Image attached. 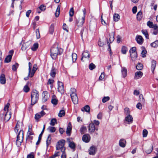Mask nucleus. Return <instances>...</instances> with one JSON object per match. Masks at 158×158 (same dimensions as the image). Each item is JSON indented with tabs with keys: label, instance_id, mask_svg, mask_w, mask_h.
I'll list each match as a JSON object with an SVG mask.
<instances>
[{
	"label": "nucleus",
	"instance_id": "1",
	"mask_svg": "<svg viewBox=\"0 0 158 158\" xmlns=\"http://www.w3.org/2000/svg\"><path fill=\"white\" fill-rule=\"evenodd\" d=\"M63 51L62 49H59L58 47H52L51 49V56L53 59H55L58 54H60Z\"/></svg>",
	"mask_w": 158,
	"mask_h": 158
},
{
	"label": "nucleus",
	"instance_id": "2",
	"mask_svg": "<svg viewBox=\"0 0 158 158\" xmlns=\"http://www.w3.org/2000/svg\"><path fill=\"white\" fill-rule=\"evenodd\" d=\"M39 93L38 91L36 90H33L31 94V105H33L36 103L39 99Z\"/></svg>",
	"mask_w": 158,
	"mask_h": 158
},
{
	"label": "nucleus",
	"instance_id": "3",
	"mask_svg": "<svg viewBox=\"0 0 158 158\" xmlns=\"http://www.w3.org/2000/svg\"><path fill=\"white\" fill-rule=\"evenodd\" d=\"M83 11V14L80 16L76 19V24L78 27H81L84 23L85 15L86 14V11L85 9H84Z\"/></svg>",
	"mask_w": 158,
	"mask_h": 158
},
{
	"label": "nucleus",
	"instance_id": "4",
	"mask_svg": "<svg viewBox=\"0 0 158 158\" xmlns=\"http://www.w3.org/2000/svg\"><path fill=\"white\" fill-rule=\"evenodd\" d=\"M23 130H20L17 135L16 141V144L18 146L21 145L23 141Z\"/></svg>",
	"mask_w": 158,
	"mask_h": 158
},
{
	"label": "nucleus",
	"instance_id": "5",
	"mask_svg": "<svg viewBox=\"0 0 158 158\" xmlns=\"http://www.w3.org/2000/svg\"><path fill=\"white\" fill-rule=\"evenodd\" d=\"M65 143V141L64 140H62L58 142L56 146V149L60 150L61 152H64L65 148L64 145Z\"/></svg>",
	"mask_w": 158,
	"mask_h": 158
},
{
	"label": "nucleus",
	"instance_id": "6",
	"mask_svg": "<svg viewBox=\"0 0 158 158\" xmlns=\"http://www.w3.org/2000/svg\"><path fill=\"white\" fill-rule=\"evenodd\" d=\"M88 129L89 132L91 134H92L94 132L95 130L97 131L98 130V128L95 127L94 123H93V122L92 121L89 124Z\"/></svg>",
	"mask_w": 158,
	"mask_h": 158
},
{
	"label": "nucleus",
	"instance_id": "7",
	"mask_svg": "<svg viewBox=\"0 0 158 158\" xmlns=\"http://www.w3.org/2000/svg\"><path fill=\"white\" fill-rule=\"evenodd\" d=\"M89 58V52L85 51L82 54V57L81 60L82 61H84L85 59L88 60Z\"/></svg>",
	"mask_w": 158,
	"mask_h": 158
},
{
	"label": "nucleus",
	"instance_id": "8",
	"mask_svg": "<svg viewBox=\"0 0 158 158\" xmlns=\"http://www.w3.org/2000/svg\"><path fill=\"white\" fill-rule=\"evenodd\" d=\"M58 91L61 94H63L64 92V85L61 82L58 81Z\"/></svg>",
	"mask_w": 158,
	"mask_h": 158
},
{
	"label": "nucleus",
	"instance_id": "9",
	"mask_svg": "<svg viewBox=\"0 0 158 158\" xmlns=\"http://www.w3.org/2000/svg\"><path fill=\"white\" fill-rule=\"evenodd\" d=\"M30 46V43L29 42L24 43L22 45L21 49L22 51H25L29 48Z\"/></svg>",
	"mask_w": 158,
	"mask_h": 158
},
{
	"label": "nucleus",
	"instance_id": "10",
	"mask_svg": "<svg viewBox=\"0 0 158 158\" xmlns=\"http://www.w3.org/2000/svg\"><path fill=\"white\" fill-rule=\"evenodd\" d=\"M45 114V113L43 110H42L40 112L35 114V118L36 120H38Z\"/></svg>",
	"mask_w": 158,
	"mask_h": 158
},
{
	"label": "nucleus",
	"instance_id": "11",
	"mask_svg": "<svg viewBox=\"0 0 158 158\" xmlns=\"http://www.w3.org/2000/svg\"><path fill=\"white\" fill-rule=\"evenodd\" d=\"M82 139L84 142L88 143L90 140V136L89 134H85L83 135Z\"/></svg>",
	"mask_w": 158,
	"mask_h": 158
},
{
	"label": "nucleus",
	"instance_id": "12",
	"mask_svg": "<svg viewBox=\"0 0 158 158\" xmlns=\"http://www.w3.org/2000/svg\"><path fill=\"white\" fill-rule=\"evenodd\" d=\"M42 100L43 102H45L47 101L49 97V95L47 91L43 92V93Z\"/></svg>",
	"mask_w": 158,
	"mask_h": 158
},
{
	"label": "nucleus",
	"instance_id": "13",
	"mask_svg": "<svg viewBox=\"0 0 158 158\" xmlns=\"http://www.w3.org/2000/svg\"><path fill=\"white\" fill-rule=\"evenodd\" d=\"M96 151V148L94 146L91 147L89 150V154L91 155H94Z\"/></svg>",
	"mask_w": 158,
	"mask_h": 158
},
{
	"label": "nucleus",
	"instance_id": "14",
	"mask_svg": "<svg viewBox=\"0 0 158 158\" xmlns=\"http://www.w3.org/2000/svg\"><path fill=\"white\" fill-rule=\"evenodd\" d=\"M143 75V73L140 71L136 72L135 73L134 78L135 79H139L142 77Z\"/></svg>",
	"mask_w": 158,
	"mask_h": 158
},
{
	"label": "nucleus",
	"instance_id": "15",
	"mask_svg": "<svg viewBox=\"0 0 158 158\" xmlns=\"http://www.w3.org/2000/svg\"><path fill=\"white\" fill-rule=\"evenodd\" d=\"M147 24V26L150 28H153L154 29H156L158 28V26L157 25H154L152 22L150 21L148 22Z\"/></svg>",
	"mask_w": 158,
	"mask_h": 158
},
{
	"label": "nucleus",
	"instance_id": "16",
	"mask_svg": "<svg viewBox=\"0 0 158 158\" xmlns=\"http://www.w3.org/2000/svg\"><path fill=\"white\" fill-rule=\"evenodd\" d=\"M71 97L73 103L75 104H77L78 102V98L77 95L71 96Z\"/></svg>",
	"mask_w": 158,
	"mask_h": 158
},
{
	"label": "nucleus",
	"instance_id": "17",
	"mask_svg": "<svg viewBox=\"0 0 158 158\" xmlns=\"http://www.w3.org/2000/svg\"><path fill=\"white\" fill-rule=\"evenodd\" d=\"M136 40L137 43L140 44H142L143 42V39L141 35H137L136 37Z\"/></svg>",
	"mask_w": 158,
	"mask_h": 158
},
{
	"label": "nucleus",
	"instance_id": "18",
	"mask_svg": "<svg viewBox=\"0 0 158 158\" xmlns=\"http://www.w3.org/2000/svg\"><path fill=\"white\" fill-rule=\"evenodd\" d=\"M71 125L70 122L69 123L68 126L67 128V130L66 131V134L70 136V132L71 131Z\"/></svg>",
	"mask_w": 158,
	"mask_h": 158
},
{
	"label": "nucleus",
	"instance_id": "19",
	"mask_svg": "<svg viewBox=\"0 0 158 158\" xmlns=\"http://www.w3.org/2000/svg\"><path fill=\"white\" fill-rule=\"evenodd\" d=\"M125 119L126 121L129 123H132L133 121V118L130 114L127 115L125 117Z\"/></svg>",
	"mask_w": 158,
	"mask_h": 158
},
{
	"label": "nucleus",
	"instance_id": "20",
	"mask_svg": "<svg viewBox=\"0 0 158 158\" xmlns=\"http://www.w3.org/2000/svg\"><path fill=\"white\" fill-rule=\"evenodd\" d=\"M28 66H29V73L28 74L27 77H25L24 78V79L25 80H27L29 79V77H31V66H32V64H31L29 62L28 63Z\"/></svg>",
	"mask_w": 158,
	"mask_h": 158
},
{
	"label": "nucleus",
	"instance_id": "21",
	"mask_svg": "<svg viewBox=\"0 0 158 158\" xmlns=\"http://www.w3.org/2000/svg\"><path fill=\"white\" fill-rule=\"evenodd\" d=\"M37 69V65L35 64H34L32 70L31 72V77H32L34 75V73H35V72Z\"/></svg>",
	"mask_w": 158,
	"mask_h": 158
},
{
	"label": "nucleus",
	"instance_id": "22",
	"mask_svg": "<svg viewBox=\"0 0 158 158\" xmlns=\"http://www.w3.org/2000/svg\"><path fill=\"white\" fill-rule=\"evenodd\" d=\"M0 81L2 84H4L6 83V78L5 75L2 74L0 77Z\"/></svg>",
	"mask_w": 158,
	"mask_h": 158
},
{
	"label": "nucleus",
	"instance_id": "23",
	"mask_svg": "<svg viewBox=\"0 0 158 158\" xmlns=\"http://www.w3.org/2000/svg\"><path fill=\"white\" fill-rule=\"evenodd\" d=\"M11 114L10 112H6L5 116V120L6 122L8 121L11 118Z\"/></svg>",
	"mask_w": 158,
	"mask_h": 158
},
{
	"label": "nucleus",
	"instance_id": "24",
	"mask_svg": "<svg viewBox=\"0 0 158 158\" xmlns=\"http://www.w3.org/2000/svg\"><path fill=\"white\" fill-rule=\"evenodd\" d=\"M126 143V141L124 139H122L119 140V144L120 147L124 148L125 146Z\"/></svg>",
	"mask_w": 158,
	"mask_h": 158
},
{
	"label": "nucleus",
	"instance_id": "25",
	"mask_svg": "<svg viewBox=\"0 0 158 158\" xmlns=\"http://www.w3.org/2000/svg\"><path fill=\"white\" fill-rule=\"evenodd\" d=\"M56 73V69L52 67L50 72V75L52 77H54Z\"/></svg>",
	"mask_w": 158,
	"mask_h": 158
},
{
	"label": "nucleus",
	"instance_id": "26",
	"mask_svg": "<svg viewBox=\"0 0 158 158\" xmlns=\"http://www.w3.org/2000/svg\"><path fill=\"white\" fill-rule=\"evenodd\" d=\"M114 32H112L109 34V40L110 43H112L114 40Z\"/></svg>",
	"mask_w": 158,
	"mask_h": 158
},
{
	"label": "nucleus",
	"instance_id": "27",
	"mask_svg": "<svg viewBox=\"0 0 158 158\" xmlns=\"http://www.w3.org/2000/svg\"><path fill=\"white\" fill-rule=\"evenodd\" d=\"M156 64V61L155 60H152V65L151 69L152 73H154V69H155Z\"/></svg>",
	"mask_w": 158,
	"mask_h": 158
},
{
	"label": "nucleus",
	"instance_id": "28",
	"mask_svg": "<svg viewBox=\"0 0 158 158\" xmlns=\"http://www.w3.org/2000/svg\"><path fill=\"white\" fill-rule=\"evenodd\" d=\"M90 108L89 105H86L81 109V110L83 111L84 110L87 112H89Z\"/></svg>",
	"mask_w": 158,
	"mask_h": 158
},
{
	"label": "nucleus",
	"instance_id": "29",
	"mask_svg": "<svg viewBox=\"0 0 158 158\" xmlns=\"http://www.w3.org/2000/svg\"><path fill=\"white\" fill-rule=\"evenodd\" d=\"M130 55L132 60L133 61H135L136 60L137 57V53H134L133 54H131Z\"/></svg>",
	"mask_w": 158,
	"mask_h": 158
},
{
	"label": "nucleus",
	"instance_id": "30",
	"mask_svg": "<svg viewBox=\"0 0 158 158\" xmlns=\"http://www.w3.org/2000/svg\"><path fill=\"white\" fill-rule=\"evenodd\" d=\"M52 103L54 105H56L57 103L58 100L56 99V97L55 95H53L52 96L51 100Z\"/></svg>",
	"mask_w": 158,
	"mask_h": 158
},
{
	"label": "nucleus",
	"instance_id": "31",
	"mask_svg": "<svg viewBox=\"0 0 158 158\" xmlns=\"http://www.w3.org/2000/svg\"><path fill=\"white\" fill-rule=\"evenodd\" d=\"M120 16L118 14L115 13L113 16L114 20L115 22H117L120 19Z\"/></svg>",
	"mask_w": 158,
	"mask_h": 158
},
{
	"label": "nucleus",
	"instance_id": "32",
	"mask_svg": "<svg viewBox=\"0 0 158 158\" xmlns=\"http://www.w3.org/2000/svg\"><path fill=\"white\" fill-rule=\"evenodd\" d=\"M121 72L123 76V77L124 78L127 75V70L125 68H123L121 70Z\"/></svg>",
	"mask_w": 158,
	"mask_h": 158
},
{
	"label": "nucleus",
	"instance_id": "33",
	"mask_svg": "<svg viewBox=\"0 0 158 158\" xmlns=\"http://www.w3.org/2000/svg\"><path fill=\"white\" fill-rule=\"evenodd\" d=\"M60 5H58L55 13V16L56 17H58L59 16L60 13Z\"/></svg>",
	"mask_w": 158,
	"mask_h": 158
},
{
	"label": "nucleus",
	"instance_id": "34",
	"mask_svg": "<svg viewBox=\"0 0 158 158\" xmlns=\"http://www.w3.org/2000/svg\"><path fill=\"white\" fill-rule=\"evenodd\" d=\"M70 96L74 95H77L76 89L74 88H71L70 90Z\"/></svg>",
	"mask_w": 158,
	"mask_h": 158
},
{
	"label": "nucleus",
	"instance_id": "35",
	"mask_svg": "<svg viewBox=\"0 0 158 158\" xmlns=\"http://www.w3.org/2000/svg\"><path fill=\"white\" fill-rule=\"evenodd\" d=\"M150 45L152 47L156 48L158 47V40H156L154 42L151 43Z\"/></svg>",
	"mask_w": 158,
	"mask_h": 158
},
{
	"label": "nucleus",
	"instance_id": "36",
	"mask_svg": "<svg viewBox=\"0 0 158 158\" xmlns=\"http://www.w3.org/2000/svg\"><path fill=\"white\" fill-rule=\"evenodd\" d=\"M139 102L143 104L145 102V100L143 98V95L142 94H140L139 97Z\"/></svg>",
	"mask_w": 158,
	"mask_h": 158
},
{
	"label": "nucleus",
	"instance_id": "37",
	"mask_svg": "<svg viewBox=\"0 0 158 158\" xmlns=\"http://www.w3.org/2000/svg\"><path fill=\"white\" fill-rule=\"evenodd\" d=\"M141 31L142 33L145 36L146 38L147 39H148V34L147 30H142Z\"/></svg>",
	"mask_w": 158,
	"mask_h": 158
},
{
	"label": "nucleus",
	"instance_id": "38",
	"mask_svg": "<svg viewBox=\"0 0 158 158\" xmlns=\"http://www.w3.org/2000/svg\"><path fill=\"white\" fill-rule=\"evenodd\" d=\"M143 68V64L140 63H139L136 66V69L138 70H142Z\"/></svg>",
	"mask_w": 158,
	"mask_h": 158
},
{
	"label": "nucleus",
	"instance_id": "39",
	"mask_svg": "<svg viewBox=\"0 0 158 158\" xmlns=\"http://www.w3.org/2000/svg\"><path fill=\"white\" fill-rule=\"evenodd\" d=\"M87 33V30L86 29L85 30L84 29H82L81 32V37H82L83 36H85Z\"/></svg>",
	"mask_w": 158,
	"mask_h": 158
},
{
	"label": "nucleus",
	"instance_id": "40",
	"mask_svg": "<svg viewBox=\"0 0 158 158\" xmlns=\"http://www.w3.org/2000/svg\"><path fill=\"white\" fill-rule=\"evenodd\" d=\"M20 123V122L19 121H17V124L15 127V132H18L19 130V123Z\"/></svg>",
	"mask_w": 158,
	"mask_h": 158
},
{
	"label": "nucleus",
	"instance_id": "41",
	"mask_svg": "<svg viewBox=\"0 0 158 158\" xmlns=\"http://www.w3.org/2000/svg\"><path fill=\"white\" fill-rule=\"evenodd\" d=\"M54 31V25L52 24L50 27L49 29V32L50 34H52Z\"/></svg>",
	"mask_w": 158,
	"mask_h": 158
},
{
	"label": "nucleus",
	"instance_id": "42",
	"mask_svg": "<svg viewBox=\"0 0 158 158\" xmlns=\"http://www.w3.org/2000/svg\"><path fill=\"white\" fill-rule=\"evenodd\" d=\"M142 12L140 11L138 13L137 15V18L138 20H140L141 19L142 17Z\"/></svg>",
	"mask_w": 158,
	"mask_h": 158
},
{
	"label": "nucleus",
	"instance_id": "43",
	"mask_svg": "<svg viewBox=\"0 0 158 158\" xmlns=\"http://www.w3.org/2000/svg\"><path fill=\"white\" fill-rule=\"evenodd\" d=\"M12 56L11 55H8L5 59V62L6 63H8L10 62L11 60Z\"/></svg>",
	"mask_w": 158,
	"mask_h": 158
},
{
	"label": "nucleus",
	"instance_id": "44",
	"mask_svg": "<svg viewBox=\"0 0 158 158\" xmlns=\"http://www.w3.org/2000/svg\"><path fill=\"white\" fill-rule=\"evenodd\" d=\"M130 55L133 53H136V48L135 47H132L130 50Z\"/></svg>",
	"mask_w": 158,
	"mask_h": 158
},
{
	"label": "nucleus",
	"instance_id": "45",
	"mask_svg": "<svg viewBox=\"0 0 158 158\" xmlns=\"http://www.w3.org/2000/svg\"><path fill=\"white\" fill-rule=\"evenodd\" d=\"M38 47V44L37 43H35L32 47L31 49L32 51H35L36 50Z\"/></svg>",
	"mask_w": 158,
	"mask_h": 158
},
{
	"label": "nucleus",
	"instance_id": "46",
	"mask_svg": "<svg viewBox=\"0 0 158 158\" xmlns=\"http://www.w3.org/2000/svg\"><path fill=\"white\" fill-rule=\"evenodd\" d=\"M72 56L73 62H75L77 58V55L75 53H73Z\"/></svg>",
	"mask_w": 158,
	"mask_h": 158
},
{
	"label": "nucleus",
	"instance_id": "47",
	"mask_svg": "<svg viewBox=\"0 0 158 158\" xmlns=\"http://www.w3.org/2000/svg\"><path fill=\"white\" fill-rule=\"evenodd\" d=\"M127 51V48L126 47L124 46H123L122 47L121 51L123 54H126V53Z\"/></svg>",
	"mask_w": 158,
	"mask_h": 158
},
{
	"label": "nucleus",
	"instance_id": "48",
	"mask_svg": "<svg viewBox=\"0 0 158 158\" xmlns=\"http://www.w3.org/2000/svg\"><path fill=\"white\" fill-rule=\"evenodd\" d=\"M87 130L86 128L85 127L82 126L80 129V131L81 134H83L85 133Z\"/></svg>",
	"mask_w": 158,
	"mask_h": 158
},
{
	"label": "nucleus",
	"instance_id": "49",
	"mask_svg": "<svg viewBox=\"0 0 158 158\" xmlns=\"http://www.w3.org/2000/svg\"><path fill=\"white\" fill-rule=\"evenodd\" d=\"M65 114V111L63 110H60L59 114H58V116L59 117H61L63 116H64Z\"/></svg>",
	"mask_w": 158,
	"mask_h": 158
},
{
	"label": "nucleus",
	"instance_id": "50",
	"mask_svg": "<svg viewBox=\"0 0 158 158\" xmlns=\"http://www.w3.org/2000/svg\"><path fill=\"white\" fill-rule=\"evenodd\" d=\"M51 138L50 135H49L48 136L47 139L46 140V144L47 146H48L51 143Z\"/></svg>",
	"mask_w": 158,
	"mask_h": 158
},
{
	"label": "nucleus",
	"instance_id": "51",
	"mask_svg": "<svg viewBox=\"0 0 158 158\" xmlns=\"http://www.w3.org/2000/svg\"><path fill=\"white\" fill-rule=\"evenodd\" d=\"M69 145V147L73 149L75 147V145L73 142H70Z\"/></svg>",
	"mask_w": 158,
	"mask_h": 158
},
{
	"label": "nucleus",
	"instance_id": "52",
	"mask_svg": "<svg viewBox=\"0 0 158 158\" xmlns=\"http://www.w3.org/2000/svg\"><path fill=\"white\" fill-rule=\"evenodd\" d=\"M48 129L51 132H54L56 131V128L53 127H49Z\"/></svg>",
	"mask_w": 158,
	"mask_h": 158
},
{
	"label": "nucleus",
	"instance_id": "53",
	"mask_svg": "<svg viewBox=\"0 0 158 158\" xmlns=\"http://www.w3.org/2000/svg\"><path fill=\"white\" fill-rule=\"evenodd\" d=\"M60 155V152H56L55 153L52 155V156L50 157L49 158H54L57 156H59Z\"/></svg>",
	"mask_w": 158,
	"mask_h": 158
},
{
	"label": "nucleus",
	"instance_id": "54",
	"mask_svg": "<svg viewBox=\"0 0 158 158\" xmlns=\"http://www.w3.org/2000/svg\"><path fill=\"white\" fill-rule=\"evenodd\" d=\"M19 66V64L17 63H16L15 64L13 65L12 66V69L14 71L16 70L17 68Z\"/></svg>",
	"mask_w": 158,
	"mask_h": 158
},
{
	"label": "nucleus",
	"instance_id": "55",
	"mask_svg": "<svg viewBox=\"0 0 158 158\" xmlns=\"http://www.w3.org/2000/svg\"><path fill=\"white\" fill-rule=\"evenodd\" d=\"M28 83H27L26 85H25L23 88V90L25 92H27L29 90V88L28 86Z\"/></svg>",
	"mask_w": 158,
	"mask_h": 158
},
{
	"label": "nucleus",
	"instance_id": "56",
	"mask_svg": "<svg viewBox=\"0 0 158 158\" xmlns=\"http://www.w3.org/2000/svg\"><path fill=\"white\" fill-rule=\"evenodd\" d=\"M69 15L70 17H72L74 15V11L73 10V7H72L70 8L69 11Z\"/></svg>",
	"mask_w": 158,
	"mask_h": 158
},
{
	"label": "nucleus",
	"instance_id": "57",
	"mask_svg": "<svg viewBox=\"0 0 158 158\" xmlns=\"http://www.w3.org/2000/svg\"><path fill=\"white\" fill-rule=\"evenodd\" d=\"M56 123V119L55 118H53L51 119L50 124L52 126H54Z\"/></svg>",
	"mask_w": 158,
	"mask_h": 158
},
{
	"label": "nucleus",
	"instance_id": "58",
	"mask_svg": "<svg viewBox=\"0 0 158 158\" xmlns=\"http://www.w3.org/2000/svg\"><path fill=\"white\" fill-rule=\"evenodd\" d=\"M148 133V131L144 129L143 131V137H147Z\"/></svg>",
	"mask_w": 158,
	"mask_h": 158
},
{
	"label": "nucleus",
	"instance_id": "59",
	"mask_svg": "<svg viewBox=\"0 0 158 158\" xmlns=\"http://www.w3.org/2000/svg\"><path fill=\"white\" fill-rule=\"evenodd\" d=\"M33 135V133L32 132V130L31 128H30V127H29V129L27 132V135Z\"/></svg>",
	"mask_w": 158,
	"mask_h": 158
},
{
	"label": "nucleus",
	"instance_id": "60",
	"mask_svg": "<svg viewBox=\"0 0 158 158\" xmlns=\"http://www.w3.org/2000/svg\"><path fill=\"white\" fill-rule=\"evenodd\" d=\"M35 32L36 33V36L37 39H39L40 38V35L39 29H37L36 30Z\"/></svg>",
	"mask_w": 158,
	"mask_h": 158
},
{
	"label": "nucleus",
	"instance_id": "61",
	"mask_svg": "<svg viewBox=\"0 0 158 158\" xmlns=\"http://www.w3.org/2000/svg\"><path fill=\"white\" fill-rule=\"evenodd\" d=\"M95 68V65L93 63H91L89 66V68L91 70H92Z\"/></svg>",
	"mask_w": 158,
	"mask_h": 158
},
{
	"label": "nucleus",
	"instance_id": "62",
	"mask_svg": "<svg viewBox=\"0 0 158 158\" xmlns=\"http://www.w3.org/2000/svg\"><path fill=\"white\" fill-rule=\"evenodd\" d=\"M110 99V98L109 97H105L102 99V102L103 103H105Z\"/></svg>",
	"mask_w": 158,
	"mask_h": 158
},
{
	"label": "nucleus",
	"instance_id": "63",
	"mask_svg": "<svg viewBox=\"0 0 158 158\" xmlns=\"http://www.w3.org/2000/svg\"><path fill=\"white\" fill-rule=\"evenodd\" d=\"M10 105V104L9 103H7L5 105L4 109V110L5 111H6L7 112H8V110Z\"/></svg>",
	"mask_w": 158,
	"mask_h": 158
},
{
	"label": "nucleus",
	"instance_id": "64",
	"mask_svg": "<svg viewBox=\"0 0 158 158\" xmlns=\"http://www.w3.org/2000/svg\"><path fill=\"white\" fill-rule=\"evenodd\" d=\"M124 112L127 115L130 114V111L128 108L127 107L125 108L124 109Z\"/></svg>",
	"mask_w": 158,
	"mask_h": 158
}]
</instances>
